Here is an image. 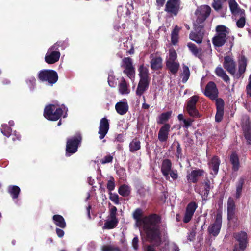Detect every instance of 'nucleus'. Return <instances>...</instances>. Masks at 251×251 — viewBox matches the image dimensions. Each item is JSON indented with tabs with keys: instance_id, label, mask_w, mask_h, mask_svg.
Returning <instances> with one entry per match:
<instances>
[{
	"instance_id": "nucleus-56",
	"label": "nucleus",
	"mask_w": 251,
	"mask_h": 251,
	"mask_svg": "<svg viewBox=\"0 0 251 251\" xmlns=\"http://www.w3.org/2000/svg\"><path fill=\"white\" fill-rule=\"evenodd\" d=\"M223 110H217V113L215 115V120L216 122H220L223 116Z\"/></svg>"
},
{
	"instance_id": "nucleus-40",
	"label": "nucleus",
	"mask_w": 251,
	"mask_h": 251,
	"mask_svg": "<svg viewBox=\"0 0 251 251\" xmlns=\"http://www.w3.org/2000/svg\"><path fill=\"white\" fill-rule=\"evenodd\" d=\"M8 192L13 199H16L18 197L20 189L17 186H10L8 188Z\"/></svg>"
},
{
	"instance_id": "nucleus-32",
	"label": "nucleus",
	"mask_w": 251,
	"mask_h": 251,
	"mask_svg": "<svg viewBox=\"0 0 251 251\" xmlns=\"http://www.w3.org/2000/svg\"><path fill=\"white\" fill-rule=\"evenodd\" d=\"M118 223L117 219H112L108 217L107 220L104 223V225L103 227V229H112L114 228Z\"/></svg>"
},
{
	"instance_id": "nucleus-14",
	"label": "nucleus",
	"mask_w": 251,
	"mask_h": 251,
	"mask_svg": "<svg viewBox=\"0 0 251 251\" xmlns=\"http://www.w3.org/2000/svg\"><path fill=\"white\" fill-rule=\"evenodd\" d=\"M218 90L215 84L209 82L206 86L204 95L212 100H216L218 97Z\"/></svg>"
},
{
	"instance_id": "nucleus-17",
	"label": "nucleus",
	"mask_w": 251,
	"mask_h": 251,
	"mask_svg": "<svg viewBox=\"0 0 251 251\" xmlns=\"http://www.w3.org/2000/svg\"><path fill=\"white\" fill-rule=\"evenodd\" d=\"M197 208V204L195 202H191L188 204L183 218L184 223H187L191 220Z\"/></svg>"
},
{
	"instance_id": "nucleus-3",
	"label": "nucleus",
	"mask_w": 251,
	"mask_h": 251,
	"mask_svg": "<svg viewBox=\"0 0 251 251\" xmlns=\"http://www.w3.org/2000/svg\"><path fill=\"white\" fill-rule=\"evenodd\" d=\"M67 108L63 107V108H58L54 104H50L45 107L44 110V117L51 121H56L58 120L60 117L63 115L64 118L66 117L67 114Z\"/></svg>"
},
{
	"instance_id": "nucleus-6",
	"label": "nucleus",
	"mask_w": 251,
	"mask_h": 251,
	"mask_svg": "<svg viewBox=\"0 0 251 251\" xmlns=\"http://www.w3.org/2000/svg\"><path fill=\"white\" fill-rule=\"evenodd\" d=\"M38 78L42 81H48L49 84L53 85L57 82L58 75L53 70H43L39 73Z\"/></svg>"
},
{
	"instance_id": "nucleus-30",
	"label": "nucleus",
	"mask_w": 251,
	"mask_h": 251,
	"mask_svg": "<svg viewBox=\"0 0 251 251\" xmlns=\"http://www.w3.org/2000/svg\"><path fill=\"white\" fill-rule=\"evenodd\" d=\"M230 160L232 165L233 170L235 171L238 170L240 167L239 158L235 153H233L230 155Z\"/></svg>"
},
{
	"instance_id": "nucleus-39",
	"label": "nucleus",
	"mask_w": 251,
	"mask_h": 251,
	"mask_svg": "<svg viewBox=\"0 0 251 251\" xmlns=\"http://www.w3.org/2000/svg\"><path fill=\"white\" fill-rule=\"evenodd\" d=\"M226 39L223 37L216 35L212 39V42L214 46L221 47L225 43Z\"/></svg>"
},
{
	"instance_id": "nucleus-44",
	"label": "nucleus",
	"mask_w": 251,
	"mask_h": 251,
	"mask_svg": "<svg viewBox=\"0 0 251 251\" xmlns=\"http://www.w3.org/2000/svg\"><path fill=\"white\" fill-rule=\"evenodd\" d=\"M182 77V82L185 83L189 78L190 71L189 68L186 66L183 67V72L181 75Z\"/></svg>"
},
{
	"instance_id": "nucleus-35",
	"label": "nucleus",
	"mask_w": 251,
	"mask_h": 251,
	"mask_svg": "<svg viewBox=\"0 0 251 251\" xmlns=\"http://www.w3.org/2000/svg\"><path fill=\"white\" fill-rule=\"evenodd\" d=\"M215 72L216 75L222 78L225 82H227L229 81V77L221 67L216 68Z\"/></svg>"
},
{
	"instance_id": "nucleus-61",
	"label": "nucleus",
	"mask_w": 251,
	"mask_h": 251,
	"mask_svg": "<svg viewBox=\"0 0 251 251\" xmlns=\"http://www.w3.org/2000/svg\"><path fill=\"white\" fill-rule=\"evenodd\" d=\"M138 238L137 237H135L132 240V246L135 250H137L138 248Z\"/></svg>"
},
{
	"instance_id": "nucleus-52",
	"label": "nucleus",
	"mask_w": 251,
	"mask_h": 251,
	"mask_svg": "<svg viewBox=\"0 0 251 251\" xmlns=\"http://www.w3.org/2000/svg\"><path fill=\"white\" fill-rule=\"evenodd\" d=\"M216 105L217 110H224V101L221 99H216Z\"/></svg>"
},
{
	"instance_id": "nucleus-19",
	"label": "nucleus",
	"mask_w": 251,
	"mask_h": 251,
	"mask_svg": "<svg viewBox=\"0 0 251 251\" xmlns=\"http://www.w3.org/2000/svg\"><path fill=\"white\" fill-rule=\"evenodd\" d=\"M151 67L153 70H157L162 67V59L159 56L152 54L150 56Z\"/></svg>"
},
{
	"instance_id": "nucleus-18",
	"label": "nucleus",
	"mask_w": 251,
	"mask_h": 251,
	"mask_svg": "<svg viewBox=\"0 0 251 251\" xmlns=\"http://www.w3.org/2000/svg\"><path fill=\"white\" fill-rule=\"evenodd\" d=\"M109 128V125L108 120L105 118L101 119L100 123L99 130L100 139H102L105 137L108 131Z\"/></svg>"
},
{
	"instance_id": "nucleus-11",
	"label": "nucleus",
	"mask_w": 251,
	"mask_h": 251,
	"mask_svg": "<svg viewBox=\"0 0 251 251\" xmlns=\"http://www.w3.org/2000/svg\"><path fill=\"white\" fill-rule=\"evenodd\" d=\"M180 0H168L165 5V11L172 15H176L180 9Z\"/></svg>"
},
{
	"instance_id": "nucleus-33",
	"label": "nucleus",
	"mask_w": 251,
	"mask_h": 251,
	"mask_svg": "<svg viewBox=\"0 0 251 251\" xmlns=\"http://www.w3.org/2000/svg\"><path fill=\"white\" fill-rule=\"evenodd\" d=\"M129 151L131 152H135L139 150L141 148L140 142L137 138H134L130 143L129 145Z\"/></svg>"
},
{
	"instance_id": "nucleus-13",
	"label": "nucleus",
	"mask_w": 251,
	"mask_h": 251,
	"mask_svg": "<svg viewBox=\"0 0 251 251\" xmlns=\"http://www.w3.org/2000/svg\"><path fill=\"white\" fill-rule=\"evenodd\" d=\"M227 219L228 221L236 223L237 218L235 216V204L233 198L230 197L227 201Z\"/></svg>"
},
{
	"instance_id": "nucleus-12",
	"label": "nucleus",
	"mask_w": 251,
	"mask_h": 251,
	"mask_svg": "<svg viewBox=\"0 0 251 251\" xmlns=\"http://www.w3.org/2000/svg\"><path fill=\"white\" fill-rule=\"evenodd\" d=\"M202 25H200L199 26L196 27L194 26L195 31H192L189 35V38L191 40L196 42L198 44H200L202 42L204 32L202 28Z\"/></svg>"
},
{
	"instance_id": "nucleus-34",
	"label": "nucleus",
	"mask_w": 251,
	"mask_h": 251,
	"mask_svg": "<svg viewBox=\"0 0 251 251\" xmlns=\"http://www.w3.org/2000/svg\"><path fill=\"white\" fill-rule=\"evenodd\" d=\"M139 71L140 80H149L148 70L146 67L144 65H141L139 68Z\"/></svg>"
},
{
	"instance_id": "nucleus-54",
	"label": "nucleus",
	"mask_w": 251,
	"mask_h": 251,
	"mask_svg": "<svg viewBox=\"0 0 251 251\" xmlns=\"http://www.w3.org/2000/svg\"><path fill=\"white\" fill-rule=\"evenodd\" d=\"M113 160V156L110 154L104 156L100 161V162L102 164L108 163L111 162Z\"/></svg>"
},
{
	"instance_id": "nucleus-64",
	"label": "nucleus",
	"mask_w": 251,
	"mask_h": 251,
	"mask_svg": "<svg viewBox=\"0 0 251 251\" xmlns=\"http://www.w3.org/2000/svg\"><path fill=\"white\" fill-rule=\"evenodd\" d=\"M116 140L119 142H123L124 140V136L122 134H119L117 135L116 138Z\"/></svg>"
},
{
	"instance_id": "nucleus-15",
	"label": "nucleus",
	"mask_w": 251,
	"mask_h": 251,
	"mask_svg": "<svg viewBox=\"0 0 251 251\" xmlns=\"http://www.w3.org/2000/svg\"><path fill=\"white\" fill-rule=\"evenodd\" d=\"M227 0H213L212 6L214 10L219 12L222 17H224L227 11L226 4Z\"/></svg>"
},
{
	"instance_id": "nucleus-55",
	"label": "nucleus",
	"mask_w": 251,
	"mask_h": 251,
	"mask_svg": "<svg viewBox=\"0 0 251 251\" xmlns=\"http://www.w3.org/2000/svg\"><path fill=\"white\" fill-rule=\"evenodd\" d=\"M109 198L115 204H118L119 203V197L117 194L110 193Z\"/></svg>"
},
{
	"instance_id": "nucleus-1",
	"label": "nucleus",
	"mask_w": 251,
	"mask_h": 251,
	"mask_svg": "<svg viewBox=\"0 0 251 251\" xmlns=\"http://www.w3.org/2000/svg\"><path fill=\"white\" fill-rule=\"evenodd\" d=\"M142 211L140 209H136L133 213V217L136 221L138 226L143 225V231L146 235L147 240L154 242L158 245L160 241L159 231V218L153 214L141 219Z\"/></svg>"
},
{
	"instance_id": "nucleus-57",
	"label": "nucleus",
	"mask_w": 251,
	"mask_h": 251,
	"mask_svg": "<svg viewBox=\"0 0 251 251\" xmlns=\"http://www.w3.org/2000/svg\"><path fill=\"white\" fill-rule=\"evenodd\" d=\"M171 177V178L176 180L178 177L177 171L176 170H171L169 173V176Z\"/></svg>"
},
{
	"instance_id": "nucleus-25",
	"label": "nucleus",
	"mask_w": 251,
	"mask_h": 251,
	"mask_svg": "<svg viewBox=\"0 0 251 251\" xmlns=\"http://www.w3.org/2000/svg\"><path fill=\"white\" fill-rule=\"evenodd\" d=\"M119 93L122 95L128 94L130 92L129 84L126 81L124 78H122L118 85Z\"/></svg>"
},
{
	"instance_id": "nucleus-31",
	"label": "nucleus",
	"mask_w": 251,
	"mask_h": 251,
	"mask_svg": "<svg viewBox=\"0 0 251 251\" xmlns=\"http://www.w3.org/2000/svg\"><path fill=\"white\" fill-rule=\"evenodd\" d=\"M53 220L55 224L61 228H65L66 226V223L64 218L59 215H55L53 217Z\"/></svg>"
},
{
	"instance_id": "nucleus-7",
	"label": "nucleus",
	"mask_w": 251,
	"mask_h": 251,
	"mask_svg": "<svg viewBox=\"0 0 251 251\" xmlns=\"http://www.w3.org/2000/svg\"><path fill=\"white\" fill-rule=\"evenodd\" d=\"M58 46L57 44H55L49 49L45 58V61L47 63L53 64L59 60L60 53L57 51Z\"/></svg>"
},
{
	"instance_id": "nucleus-45",
	"label": "nucleus",
	"mask_w": 251,
	"mask_h": 251,
	"mask_svg": "<svg viewBox=\"0 0 251 251\" xmlns=\"http://www.w3.org/2000/svg\"><path fill=\"white\" fill-rule=\"evenodd\" d=\"M243 131L245 138L248 141L251 140V127L249 126H245L243 127Z\"/></svg>"
},
{
	"instance_id": "nucleus-9",
	"label": "nucleus",
	"mask_w": 251,
	"mask_h": 251,
	"mask_svg": "<svg viewBox=\"0 0 251 251\" xmlns=\"http://www.w3.org/2000/svg\"><path fill=\"white\" fill-rule=\"evenodd\" d=\"M122 66L124 69V73L132 80L134 78L135 68L133 66L131 59L129 57L123 59Z\"/></svg>"
},
{
	"instance_id": "nucleus-2",
	"label": "nucleus",
	"mask_w": 251,
	"mask_h": 251,
	"mask_svg": "<svg viewBox=\"0 0 251 251\" xmlns=\"http://www.w3.org/2000/svg\"><path fill=\"white\" fill-rule=\"evenodd\" d=\"M224 68L236 79L239 78L246 71L247 59L244 56H241L239 60L238 71L236 70V63L233 59L230 56H226L223 63Z\"/></svg>"
},
{
	"instance_id": "nucleus-60",
	"label": "nucleus",
	"mask_w": 251,
	"mask_h": 251,
	"mask_svg": "<svg viewBox=\"0 0 251 251\" xmlns=\"http://www.w3.org/2000/svg\"><path fill=\"white\" fill-rule=\"evenodd\" d=\"M116 248L110 245H105L102 247V251H113Z\"/></svg>"
},
{
	"instance_id": "nucleus-22",
	"label": "nucleus",
	"mask_w": 251,
	"mask_h": 251,
	"mask_svg": "<svg viewBox=\"0 0 251 251\" xmlns=\"http://www.w3.org/2000/svg\"><path fill=\"white\" fill-rule=\"evenodd\" d=\"M220 161L217 156L213 157L208 162L209 169L211 170V174L213 175L217 174L219 170Z\"/></svg>"
},
{
	"instance_id": "nucleus-24",
	"label": "nucleus",
	"mask_w": 251,
	"mask_h": 251,
	"mask_svg": "<svg viewBox=\"0 0 251 251\" xmlns=\"http://www.w3.org/2000/svg\"><path fill=\"white\" fill-rule=\"evenodd\" d=\"M172 163L169 159L163 161L161 165V172L167 179H169V173L171 170Z\"/></svg>"
},
{
	"instance_id": "nucleus-58",
	"label": "nucleus",
	"mask_w": 251,
	"mask_h": 251,
	"mask_svg": "<svg viewBox=\"0 0 251 251\" xmlns=\"http://www.w3.org/2000/svg\"><path fill=\"white\" fill-rule=\"evenodd\" d=\"M107 188L110 191L113 190L115 188V184L113 180H109L107 184Z\"/></svg>"
},
{
	"instance_id": "nucleus-49",
	"label": "nucleus",
	"mask_w": 251,
	"mask_h": 251,
	"mask_svg": "<svg viewBox=\"0 0 251 251\" xmlns=\"http://www.w3.org/2000/svg\"><path fill=\"white\" fill-rule=\"evenodd\" d=\"M239 19L236 22V25L239 28H243L245 25V14L243 16L240 15L239 16Z\"/></svg>"
},
{
	"instance_id": "nucleus-59",
	"label": "nucleus",
	"mask_w": 251,
	"mask_h": 251,
	"mask_svg": "<svg viewBox=\"0 0 251 251\" xmlns=\"http://www.w3.org/2000/svg\"><path fill=\"white\" fill-rule=\"evenodd\" d=\"M193 121L191 119H187L183 120L184 126L186 128H188L192 124Z\"/></svg>"
},
{
	"instance_id": "nucleus-26",
	"label": "nucleus",
	"mask_w": 251,
	"mask_h": 251,
	"mask_svg": "<svg viewBox=\"0 0 251 251\" xmlns=\"http://www.w3.org/2000/svg\"><path fill=\"white\" fill-rule=\"evenodd\" d=\"M115 109L119 114L123 115L128 111V105L126 102H118L115 105Z\"/></svg>"
},
{
	"instance_id": "nucleus-5",
	"label": "nucleus",
	"mask_w": 251,
	"mask_h": 251,
	"mask_svg": "<svg viewBox=\"0 0 251 251\" xmlns=\"http://www.w3.org/2000/svg\"><path fill=\"white\" fill-rule=\"evenodd\" d=\"M233 237L236 241L234 249L237 248V251L244 250L248 244L247 234L245 232L240 231L235 233Z\"/></svg>"
},
{
	"instance_id": "nucleus-63",
	"label": "nucleus",
	"mask_w": 251,
	"mask_h": 251,
	"mask_svg": "<svg viewBox=\"0 0 251 251\" xmlns=\"http://www.w3.org/2000/svg\"><path fill=\"white\" fill-rule=\"evenodd\" d=\"M56 232L59 237H62L64 235V231L59 228H56Z\"/></svg>"
},
{
	"instance_id": "nucleus-42",
	"label": "nucleus",
	"mask_w": 251,
	"mask_h": 251,
	"mask_svg": "<svg viewBox=\"0 0 251 251\" xmlns=\"http://www.w3.org/2000/svg\"><path fill=\"white\" fill-rule=\"evenodd\" d=\"M244 183V179L240 178L236 185V191L235 196L237 198H239L241 196L243 185Z\"/></svg>"
},
{
	"instance_id": "nucleus-8",
	"label": "nucleus",
	"mask_w": 251,
	"mask_h": 251,
	"mask_svg": "<svg viewBox=\"0 0 251 251\" xmlns=\"http://www.w3.org/2000/svg\"><path fill=\"white\" fill-rule=\"evenodd\" d=\"M80 135H77L67 140L66 145V154L70 155L76 152L77 151L78 146L81 141Z\"/></svg>"
},
{
	"instance_id": "nucleus-47",
	"label": "nucleus",
	"mask_w": 251,
	"mask_h": 251,
	"mask_svg": "<svg viewBox=\"0 0 251 251\" xmlns=\"http://www.w3.org/2000/svg\"><path fill=\"white\" fill-rule=\"evenodd\" d=\"M186 110L187 111L189 115L191 117H195V118H198L201 116L198 110L196 109V107L191 108H186Z\"/></svg>"
},
{
	"instance_id": "nucleus-46",
	"label": "nucleus",
	"mask_w": 251,
	"mask_h": 251,
	"mask_svg": "<svg viewBox=\"0 0 251 251\" xmlns=\"http://www.w3.org/2000/svg\"><path fill=\"white\" fill-rule=\"evenodd\" d=\"M171 113L172 112L170 111L162 113L159 116L158 123L162 124L163 122L167 121L171 116Z\"/></svg>"
},
{
	"instance_id": "nucleus-62",
	"label": "nucleus",
	"mask_w": 251,
	"mask_h": 251,
	"mask_svg": "<svg viewBox=\"0 0 251 251\" xmlns=\"http://www.w3.org/2000/svg\"><path fill=\"white\" fill-rule=\"evenodd\" d=\"M249 83L247 86V94L251 96V74L249 77Z\"/></svg>"
},
{
	"instance_id": "nucleus-50",
	"label": "nucleus",
	"mask_w": 251,
	"mask_h": 251,
	"mask_svg": "<svg viewBox=\"0 0 251 251\" xmlns=\"http://www.w3.org/2000/svg\"><path fill=\"white\" fill-rule=\"evenodd\" d=\"M108 82L111 87H115L117 85V81L115 77L112 75H109L108 78Z\"/></svg>"
},
{
	"instance_id": "nucleus-20",
	"label": "nucleus",
	"mask_w": 251,
	"mask_h": 251,
	"mask_svg": "<svg viewBox=\"0 0 251 251\" xmlns=\"http://www.w3.org/2000/svg\"><path fill=\"white\" fill-rule=\"evenodd\" d=\"M204 171L202 170L198 169L192 171L190 173H188L187 178L189 182L196 183L199 178L203 175Z\"/></svg>"
},
{
	"instance_id": "nucleus-16",
	"label": "nucleus",
	"mask_w": 251,
	"mask_h": 251,
	"mask_svg": "<svg viewBox=\"0 0 251 251\" xmlns=\"http://www.w3.org/2000/svg\"><path fill=\"white\" fill-rule=\"evenodd\" d=\"M231 14L235 17L245 14V10L241 9L235 0H228Z\"/></svg>"
},
{
	"instance_id": "nucleus-29",
	"label": "nucleus",
	"mask_w": 251,
	"mask_h": 251,
	"mask_svg": "<svg viewBox=\"0 0 251 251\" xmlns=\"http://www.w3.org/2000/svg\"><path fill=\"white\" fill-rule=\"evenodd\" d=\"M187 46L191 52L197 57H200L201 56V50L198 48L194 44L189 42L187 44Z\"/></svg>"
},
{
	"instance_id": "nucleus-36",
	"label": "nucleus",
	"mask_w": 251,
	"mask_h": 251,
	"mask_svg": "<svg viewBox=\"0 0 251 251\" xmlns=\"http://www.w3.org/2000/svg\"><path fill=\"white\" fill-rule=\"evenodd\" d=\"M166 65L167 68L173 74L176 73L179 68V64L177 62L166 63Z\"/></svg>"
},
{
	"instance_id": "nucleus-10",
	"label": "nucleus",
	"mask_w": 251,
	"mask_h": 251,
	"mask_svg": "<svg viewBox=\"0 0 251 251\" xmlns=\"http://www.w3.org/2000/svg\"><path fill=\"white\" fill-rule=\"evenodd\" d=\"M222 222V214L218 212L216 214L215 222L208 227L209 233L214 236H217L220 230Z\"/></svg>"
},
{
	"instance_id": "nucleus-53",
	"label": "nucleus",
	"mask_w": 251,
	"mask_h": 251,
	"mask_svg": "<svg viewBox=\"0 0 251 251\" xmlns=\"http://www.w3.org/2000/svg\"><path fill=\"white\" fill-rule=\"evenodd\" d=\"M117 208L114 206H111L109 209V215L108 217L112 219L116 218Z\"/></svg>"
},
{
	"instance_id": "nucleus-48",
	"label": "nucleus",
	"mask_w": 251,
	"mask_h": 251,
	"mask_svg": "<svg viewBox=\"0 0 251 251\" xmlns=\"http://www.w3.org/2000/svg\"><path fill=\"white\" fill-rule=\"evenodd\" d=\"M1 131L3 135L7 137H9L11 132V129L10 127H8L7 125L3 124L2 125Z\"/></svg>"
},
{
	"instance_id": "nucleus-43",
	"label": "nucleus",
	"mask_w": 251,
	"mask_h": 251,
	"mask_svg": "<svg viewBox=\"0 0 251 251\" xmlns=\"http://www.w3.org/2000/svg\"><path fill=\"white\" fill-rule=\"evenodd\" d=\"M198 100L199 97L197 96H193L192 97H191L188 100L186 108L196 107V105Z\"/></svg>"
},
{
	"instance_id": "nucleus-21",
	"label": "nucleus",
	"mask_w": 251,
	"mask_h": 251,
	"mask_svg": "<svg viewBox=\"0 0 251 251\" xmlns=\"http://www.w3.org/2000/svg\"><path fill=\"white\" fill-rule=\"evenodd\" d=\"M170 128V126L168 124H165L160 128L158 135V138L160 142H165L167 140Z\"/></svg>"
},
{
	"instance_id": "nucleus-38",
	"label": "nucleus",
	"mask_w": 251,
	"mask_h": 251,
	"mask_svg": "<svg viewBox=\"0 0 251 251\" xmlns=\"http://www.w3.org/2000/svg\"><path fill=\"white\" fill-rule=\"evenodd\" d=\"M177 59V54L174 49H170L169 55L167 57L166 63L176 62Z\"/></svg>"
},
{
	"instance_id": "nucleus-23",
	"label": "nucleus",
	"mask_w": 251,
	"mask_h": 251,
	"mask_svg": "<svg viewBox=\"0 0 251 251\" xmlns=\"http://www.w3.org/2000/svg\"><path fill=\"white\" fill-rule=\"evenodd\" d=\"M210 189V182L209 180H207L201 185L199 189H196V191L202 196L203 199H205L208 195Z\"/></svg>"
},
{
	"instance_id": "nucleus-37",
	"label": "nucleus",
	"mask_w": 251,
	"mask_h": 251,
	"mask_svg": "<svg viewBox=\"0 0 251 251\" xmlns=\"http://www.w3.org/2000/svg\"><path fill=\"white\" fill-rule=\"evenodd\" d=\"M180 28L177 25H176L171 34V42L173 44L175 45L176 44L178 40V33Z\"/></svg>"
},
{
	"instance_id": "nucleus-27",
	"label": "nucleus",
	"mask_w": 251,
	"mask_h": 251,
	"mask_svg": "<svg viewBox=\"0 0 251 251\" xmlns=\"http://www.w3.org/2000/svg\"><path fill=\"white\" fill-rule=\"evenodd\" d=\"M216 34L220 37H223L226 39L227 36L230 33V29L223 25H219L216 28Z\"/></svg>"
},
{
	"instance_id": "nucleus-28",
	"label": "nucleus",
	"mask_w": 251,
	"mask_h": 251,
	"mask_svg": "<svg viewBox=\"0 0 251 251\" xmlns=\"http://www.w3.org/2000/svg\"><path fill=\"white\" fill-rule=\"evenodd\" d=\"M149 81L150 80H140L136 92L137 95L141 96L147 90Z\"/></svg>"
},
{
	"instance_id": "nucleus-51",
	"label": "nucleus",
	"mask_w": 251,
	"mask_h": 251,
	"mask_svg": "<svg viewBox=\"0 0 251 251\" xmlns=\"http://www.w3.org/2000/svg\"><path fill=\"white\" fill-rule=\"evenodd\" d=\"M26 83L31 90H33L35 86L36 79L31 77L26 80Z\"/></svg>"
},
{
	"instance_id": "nucleus-4",
	"label": "nucleus",
	"mask_w": 251,
	"mask_h": 251,
	"mask_svg": "<svg viewBox=\"0 0 251 251\" xmlns=\"http://www.w3.org/2000/svg\"><path fill=\"white\" fill-rule=\"evenodd\" d=\"M211 10L210 7L207 5H203L198 7L195 12L196 20L194 25L196 27L199 26L200 25H203L202 23L209 16Z\"/></svg>"
},
{
	"instance_id": "nucleus-41",
	"label": "nucleus",
	"mask_w": 251,
	"mask_h": 251,
	"mask_svg": "<svg viewBox=\"0 0 251 251\" xmlns=\"http://www.w3.org/2000/svg\"><path fill=\"white\" fill-rule=\"evenodd\" d=\"M119 193L122 196L126 197L129 195L130 193V188L126 185H123L119 188Z\"/></svg>"
}]
</instances>
